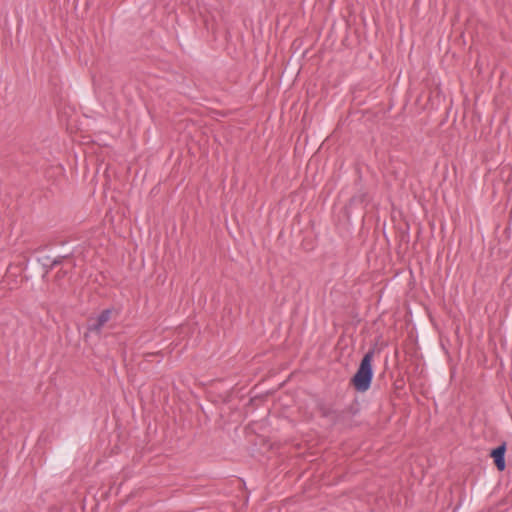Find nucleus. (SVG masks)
Masks as SVG:
<instances>
[{
  "mask_svg": "<svg viewBox=\"0 0 512 512\" xmlns=\"http://www.w3.org/2000/svg\"><path fill=\"white\" fill-rule=\"evenodd\" d=\"M372 357L371 352L363 357L359 369L353 378V384L358 391L364 392L370 387L373 376Z\"/></svg>",
  "mask_w": 512,
  "mask_h": 512,
  "instance_id": "f257e3e1",
  "label": "nucleus"
},
{
  "mask_svg": "<svg viewBox=\"0 0 512 512\" xmlns=\"http://www.w3.org/2000/svg\"><path fill=\"white\" fill-rule=\"evenodd\" d=\"M68 256H58L57 258H55L51 264L49 266H47L46 268V274L51 270L53 269L54 267H56L57 265H60L63 263V261L67 258Z\"/></svg>",
  "mask_w": 512,
  "mask_h": 512,
  "instance_id": "39448f33",
  "label": "nucleus"
},
{
  "mask_svg": "<svg viewBox=\"0 0 512 512\" xmlns=\"http://www.w3.org/2000/svg\"><path fill=\"white\" fill-rule=\"evenodd\" d=\"M504 453L505 448L503 446L496 448L492 452V457L494 458V462L499 470H504L505 468Z\"/></svg>",
  "mask_w": 512,
  "mask_h": 512,
  "instance_id": "20e7f679",
  "label": "nucleus"
},
{
  "mask_svg": "<svg viewBox=\"0 0 512 512\" xmlns=\"http://www.w3.org/2000/svg\"><path fill=\"white\" fill-rule=\"evenodd\" d=\"M110 152L111 149L109 147H101L95 144L88 146L84 151L85 158L95 156L96 160H104L105 158L111 157Z\"/></svg>",
  "mask_w": 512,
  "mask_h": 512,
  "instance_id": "7ed1b4c3",
  "label": "nucleus"
},
{
  "mask_svg": "<svg viewBox=\"0 0 512 512\" xmlns=\"http://www.w3.org/2000/svg\"><path fill=\"white\" fill-rule=\"evenodd\" d=\"M67 274L66 271H59L56 275L57 279H60L61 277H64Z\"/></svg>",
  "mask_w": 512,
  "mask_h": 512,
  "instance_id": "423d86ee",
  "label": "nucleus"
},
{
  "mask_svg": "<svg viewBox=\"0 0 512 512\" xmlns=\"http://www.w3.org/2000/svg\"><path fill=\"white\" fill-rule=\"evenodd\" d=\"M113 309H105L103 310L97 318L90 320L88 324V331L93 332L95 334H100L102 331V328L105 326V324L111 319L113 314Z\"/></svg>",
  "mask_w": 512,
  "mask_h": 512,
  "instance_id": "f03ea898",
  "label": "nucleus"
}]
</instances>
